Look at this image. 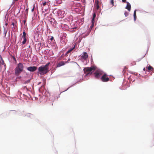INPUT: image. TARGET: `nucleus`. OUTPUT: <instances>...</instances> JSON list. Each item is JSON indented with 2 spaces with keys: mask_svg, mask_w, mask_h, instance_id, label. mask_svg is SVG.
Here are the masks:
<instances>
[{
  "mask_svg": "<svg viewBox=\"0 0 154 154\" xmlns=\"http://www.w3.org/2000/svg\"><path fill=\"white\" fill-rule=\"evenodd\" d=\"M49 62L47 63L45 65H42L38 68V71L37 72L38 74L42 75L46 74L49 71L48 66L50 64Z\"/></svg>",
  "mask_w": 154,
  "mask_h": 154,
  "instance_id": "obj_1",
  "label": "nucleus"
},
{
  "mask_svg": "<svg viewBox=\"0 0 154 154\" xmlns=\"http://www.w3.org/2000/svg\"><path fill=\"white\" fill-rule=\"evenodd\" d=\"M23 69V66L21 63H19L16 67L15 70V73L16 75H18L22 72Z\"/></svg>",
  "mask_w": 154,
  "mask_h": 154,
  "instance_id": "obj_2",
  "label": "nucleus"
},
{
  "mask_svg": "<svg viewBox=\"0 0 154 154\" xmlns=\"http://www.w3.org/2000/svg\"><path fill=\"white\" fill-rule=\"evenodd\" d=\"M96 69V67L95 66H91L90 67H85L84 69V71L85 72H91L92 71L95 70Z\"/></svg>",
  "mask_w": 154,
  "mask_h": 154,
  "instance_id": "obj_3",
  "label": "nucleus"
},
{
  "mask_svg": "<svg viewBox=\"0 0 154 154\" xmlns=\"http://www.w3.org/2000/svg\"><path fill=\"white\" fill-rule=\"evenodd\" d=\"M101 80L102 82H108L109 81V79L107 77V75L106 74H104L101 78Z\"/></svg>",
  "mask_w": 154,
  "mask_h": 154,
  "instance_id": "obj_4",
  "label": "nucleus"
},
{
  "mask_svg": "<svg viewBox=\"0 0 154 154\" xmlns=\"http://www.w3.org/2000/svg\"><path fill=\"white\" fill-rule=\"evenodd\" d=\"M102 72L100 71L95 72L94 73V75L95 77L97 79L99 78L101 75H102Z\"/></svg>",
  "mask_w": 154,
  "mask_h": 154,
  "instance_id": "obj_5",
  "label": "nucleus"
},
{
  "mask_svg": "<svg viewBox=\"0 0 154 154\" xmlns=\"http://www.w3.org/2000/svg\"><path fill=\"white\" fill-rule=\"evenodd\" d=\"M37 69V67L35 66H29L27 68V69L30 72H34Z\"/></svg>",
  "mask_w": 154,
  "mask_h": 154,
  "instance_id": "obj_6",
  "label": "nucleus"
},
{
  "mask_svg": "<svg viewBox=\"0 0 154 154\" xmlns=\"http://www.w3.org/2000/svg\"><path fill=\"white\" fill-rule=\"evenodd\" d=\"M83 54L81 55V57L84 60H85L88 57V55L87 53L86 52H84Z\"/></svg>",
  "mask_w": 154,
  "mask_h": 154,
  "instance_id": "obj_7",
  "label": "nucleus"
},
{
  "mask_svg": "<svg viewBox=\"0 0 154 154\" xmlns=\"http://www.w3.org/2000/svg\"><path fill=\"white\" fill-rule=\"evenodd\" d=\"M48 0H43L42 1V4L43 5V6H44L46 5L48 3Z\"/></svg>",
  "mask_w": 154,
  "mask_h": 154,
  "instance_id": "obj_8",
  "label": "nucleus"
},
{
  "mask_svg": "<svg viewBox=\"0 0 154 154\" xmlns=\"http://www.w3.org/2000/svg\"><path fill=\"white\" fill-rule=\"evenodd\" d=\"M126 8L129 11H130L131 8V5L128 2H127V6L126 7Z\"/></svg>",
  "mask_w": 154,
  "mask_h": 154,
  "instance_id": "obj_9",
  "label": "nucleus"
},
{
  "mask_svg": "<svg viewBox=\"0 0 154 154\" xmlns=\"http://www.w3.org/2000/svg\"><path fill=\"white\" fill-rule=\"evenodd\" d=\"M11 26H13V27H12V30L14 31L16 29L17 26L15 25V23H12L11 25Z\"/></svg>",
  "mask_w": 154,
  "mask_h": 154,
  "instance_id": "obj_10",
  "label": "nucleus"
},
{
  "mask_svg": "<svg viewBox=\"0 0 154 154\" xmlns=\"http://www.w3.org/2000/svg\"><path fill=\"white\" fill-rule=\"evenodd\" d=\"M146 68L147 69L148 71L149 72H150L154 69L150 65L147 67Z\"/></svg>",
  "mask_w": 154,
  "mask_h": 154,
  "instance_id": "obj_11",
  "label": "nucleus"
},
{
  "mask_svg": "<svg viewBox=\"0 0 154 154\" xmlns=\"http://www.w3.org/2000/svg\"><path fill=\"white\" fill-rule=\"evenodd\" d=\"M4 64V61L3 60L1 56H0V65H4V66H5Z\"/></svg>",
  "mask_w": 154,
  "mask_h": 154,
  "instance_id": "obj_12",
  "label": "nucleus"
},
{
  "mask_svg": "<svg viewBox=\"0 0 154 154\" xmlns=\"http://www.w3.org/2000/svg\"><path fill=\"white\" fill-rule=\"evenodd\" d=\"M65 63L64 61H62L60 62H59L57 64V67H60L61 66L64 65H65Z\"/></svg>",
  "mask_w": 154,
  "mask_h": 154,
  "instance_id": "obj_13",
  "label": "nucleus"
},
{
  "mask_svg": "<svg viewBox=\"0 0 154 154\" xmlns=\"http://www.w3.org/2000/svg\"><path fill=\"white\" fill-rule=\"evenodd\" d=\"M75 48V46H74L73 47V48H70L69 50L67 51L66 53V55L67 54L73 51V50Z\"/></svg>",
  "mask_w": 154,
  "mask_h": 154,
  "instance_id": "obj_14",
  "label": "nucleus"
},
{
  "mask_svg": "<svg viewBox=\"0 0 154 154\" xmlns=\"http://www.w3.org/2000/svg\"><path fill=\"white\" fill-rule=\"evenodd\" d=\"M95 4L96 6V8L97 9H98L99 8V1H98L97 0H95Z\"/></svg>",
  "mask_w": 154,
  "mask_h": 154,
  "instance_id": "obj_15",
  "label": "nucleus"
},
{
  "mask_svg": "<svg viewBox=\"0 0 154 154\" xmlns=\"http://www.w3.org/2000/svg\"><path fill=\"white\" fill-rule=\"evenodd\" d=\"M11 60H14V61L13 62L14 63H16V59L15 58V57L13 56H11Z\"/></svg>",
  "mask_w": 154,
  "mask_h": 154,
  "instance_id": "obj_16",
  "label": "nucleus"
},
{
  "mask_svg": "<svg viewBox=\"0 0 154 154\" xmlns=\"http://www.w3.org/2000/svg\"><path fill=\"white\" fill-rule=\"evenodd\" d=\"M136 10H135L134 11V20L135 21L136 20Z\"/></svg>",
  "mask_w": 154,
  "mask_h": 154,
  "instance_id": "obj_17",
  "label": "nucleus"
},
{
  "mask_svg": "<svg viewBox=\"0 0 154 154\" xmlns=\"http://www.w3.org/2000/svg\"><path fill=\"white\" fill-rule=\"evenodd\" d=\"M96 14L95 13H94L93 14V17H92V21H91L92 22H94V19L96 17Z\"/></svg>",
  "mask_w": 154,
  "mask_h": 154,
  "instance_id": "obj_18",
  "label": "nucleus"
},
{
  "mask_svg": "<svg viewBox=\"0 0 154 154\" xmlns=\"http://www.w3.org/2000/svg\"><path fill=\"white\" fill-rule=\"evenodd\" d=\"M92 24L91 25V26H90V28L89 29H92V28L94 26V22H92Z\"/></svg>",
  "mask_w": 154,
  "mask_h": 154,
  "instance_id": "obj_19",
  "label": "nucleus"
},
{
  "mask_svg": "<svg viewBox=\"0 0 154 154\" xmlns=\"http://www.w3.org/2000/svg\"><path fill=\"white\" fill-rule=\"evenodd\" d=\"M23 38V41L22 42V44L23 45L25 44V43H26V38Z\"/></svg>",
  "mask_w": 154,
  "mask_h": 154,
  "instance_id": "obj_20",
  "label": "nucleus"
},
{
  "mask_svg": "<svg viewBox=\"0 0 154 154\" xmlns=\"http://www.w3.org/2000/svg\"><path fill=\"white\" fill-rule=\"evenodd\" d=\"M23 36H22V38H26V33L25 32H23Z\"/></svg>",
  "mask_w": 154,
  "mask_h": 154,
  "instance_id": "obj_21",
  "label": "nucleus"
},
{
  "mask_svg": "<svg viewBox=\"0 0 154 154\" xmlns=\"http://www.w3.org/2000/svg\"><path fill=\"white\" fill-rule=\"evenodd\" d=\"M32 115V114H31L28 113L25 116L27 117H30Z\"/></svg>",
  "mask_w": 154,
  "mask_h": 154,
  "instance_id": "obj_22",
  "label": "nucleus"
},
{
  "mask_svg": "<svg viewBox=\"0 0 154 154\" xmlns=\"http://www.w3.org/2000/svg\"><path fill=\"white\" fill-rule=\"evenodd\" d=\"M128 13L127 12H125V16L126 17H127L128 15Z\"/></svg>",
  "mask_w": 154,
  "mask_h": 154,
  "instance_id": "obj_23",
  "label": "nucleus"
},
{
  "mask_svg": "<svg viewBox=\"0 0 154 154\" xmlns=\"http://www.w3.org/2000/svg\"><path fill=\"white\" fill-rule=\"evenodd\" d=\"M110 3L112 4V5H113L114 4V0H111L110 1Z\"/></svg>",
  "mask_w": 154,
  "mask_h": 154,
  "instance_id": "obj_24",
  "label": "nucleus"
},
{
  "mask_svg": "<svg viewBox=\"0 0 154 154\" xmlns=\"http://www.w3.org/2000/svg\"><path fill=\"white\" fill-rule=\"evenodd\" d=\"M131 64L132 65H134L136 64V62L135 61H134L133 63H131Z\"/></svg>",
  "mask_w": 154,
  "mask_h": 154,
  "instance_id": "obj_25",
  "label": "nucleus"
},
{
  "mask_svg": "<svg viewBox=\"0 0 154 154\" xmlns=\"http://www.w3.org/2000/svg\"><path fill=\"white\" fill-rule=\"evenodd\" d=\"M54 38L53 37V36H51V38H50V40H51V41H52L53 40V39H54Z\"/></svg>",
  "mask_w": 154,
  "mask_h": 154,
  "instance_id": "obj_26",
  "label": "nucleus"
},
{
  "mask_svg": "<svg viewBox=\"0 0 154 154\" xmlns=\"http://www.w3.org/2000/svg\"><path fill=\"white\" fill-rule=\"evenodd\" d=\"M126 0H122V2H124V3H125V2H126Z\"/></svg>",
  "mask_w": 154,
  "mask_h": 154,
  "instance_id": "obj_27",
  "label": "nucleus"
},
{
  "mask_svg": "<svg viewBox=\"0 0 154 154\" xmlns=\"http://www.w3.org/2000/svg\"><path fill=\"white\" fill-rule=\"evenodd\" d=\"M143 70L144 71H147V70L146 69H145V68H144L143 69Z\"/></svg>",
  "mask_w": 154,
  "mask_h": 154,
  "instance_id": "obj_28",
  "label": "nucleus"
},
{
  "mask_svg": "<svg viewBox=\"0 0 154 154\" xmlns=\"http://www.w3.org/2000/svg\"><path fill=\"white\" fill-rule=\"evenodd\" d=\"M152 142L154 144V138L153 139V140H152Z\"/></svg>",
  "mask_w": 154,
  "mask_h": 154,
  "instance_id": "obj_29",
  "label": "nucleus"
},
{
  "mask_svg": "<svg viewBox=\"0 0 154 154\" xmlns=\"http://www.w3.org/2000/svg\"><path fill=\"white\" fill-rule=\"evenodd\" d=\"M42 44V43H38V45H41Z\"/></svg>",
  "mask_w": 154,
  "mask_h": 154,
  "instance_id": "obj_30",
  "label": "nucleus"
},
{
  "mask_svg": "<svg viewBox=\"0 0 154 154\" xmlns=\"http://www.w3.org/2000/svg\"><path fill=\"white\" fill-rule=\"evenodd\" d=\"M34 9V8H33L32 9V11H33Z\"/></svg>",
  "mask_w": 154,
  "mask_h": 154,
  "instance_id": "obj_31",
  "label": "nucleus"
},
{
  "mask_svg": "<svg viewBox=\"0 0 154 154\" xmlns=\"http://www.w3.org/2000/svg\"><path fill=\"white\" fill-rule=\"evenodd\" d=\"M14 1H18V0H14Z\"/></svg>",
  "mask_w": 154,
  "mask_h": 154,
  "instance_id": "obj_32",
  "label": "nucleus"
},
{
  "mask_svg": "<svg viewBox=\"0 0 154 154\" xmlns=\"http://www.w3.org/2000/svg\"><path fill=\"white\" fill-rule=\"evenodd\" d=\"M5 24H6V25H7V23H6Z\"/></svg>",
  "mask_w": 154,
  "mask_h": 154,
  "instance_id": "obj_33",
  "label": "nucleus"
},
{
  "mask_svg": "<svg viewBox=\"0 0 154 154\" xmlns=\"http://www.w3.org/2000/svg\"><path fill=\"white\" fill-rule=\"evenodd\" d=\"M11 27L12 28V27H13V26H11Z\"/></svg>",
  "mask_w": 154,
  "mask_h": 154,
  "instance_id": "obj_34",
  "label": "nucleus"
}]
</instances>
